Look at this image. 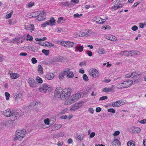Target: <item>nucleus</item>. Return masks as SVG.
<instances>
[{
    "mask_svg": "<svg viewBox=\"0 0 146 146\" xmlns=\"http://www.w3.org/2000/svg\"><path fill=\"white\" fill-rule=\"evenodd\" d=\"M72 93V89L70 88H66L62 89L60 87H57L54 92V94L56 96L59 95L60 99L62 100L65 101L64 104L68 105V100Z\"/></svg>",
    "mask_w": 146,
    "mask_h": 146,
    "instance_id": "1",
    "label": "nucleus"
},
{
    "mask_svg": "<svg viewBox=\"0 0 146 146\" xmlns=\"http://www.w3.org/2000/svg\"><path fill=\"white\" fill-rule=\"evenodd\" d=\"M27 133L25 129L17 130L15 133V137L14 138V141H21L26 136Z\"/></svg>",
    "mask_w": 146,
    "mask_h": 146,
    "instance_id": "2",
    "label": "nucleus"
},
{
    "mask_svg": "<svg viewBox=\"0 0 146 146\" xmlns=\"http://www.w3.org/2000/svg\"><path fill=\"white\" fill-rule=\"evenodd\" d=\"M81 97L80 94L79 93H76L73 94L70 96L69 100H68V105H70L76 102Z\"/></svg>",
    "mask_w": 146,
    "mask_h": 146,
    "instance_id": "3",
    "label": "nucleus"
},
{
    "mask_svg": "<svg viewBox=\"0 0 146 146\" xmlns=\"http://www.w3.org/2000/svg\"><path fill=\"white\" fill-rule=\"evenodd\" d=\"M89 74L90 76L94 78H98L100 76V73L96 68H92L89 71Z\"/></svg>",
    "mask_w": 146,
    "mask_h": 146,
    "instance_id": "4",
    "label": "nucleus"
},
{
    "mask_svg": "<svg viewBox=\"0 0 146 146\" xmlns=\"http://www.w3.org/2000/svg\"><path fill=\"white\" fill-rule=\"evenodd\" d=\"M51 89L50 86L46 84H43L42 86L38 89L39 91L42 93H46L48 91H49Z\"/></svg>",
    "mask_w": 146,
    "mask_h": 146,
    "instance_id": "5",
    "label": "nucleus"
},
{
    "mask_svg": "<svg viewBox=\"0 0 146 146\" xmlns=\"http://www.w3.org/2000/svg\"><path fill=\"white\" fill-rule=\"evenodd\" d=\"M27 82L30 86L32 88H35L37 87V84L35 80L32 78H29Z\"/></svg>",
    "mask_w": 146,
    "mask_h": 146,
    "instance_id": "6",
    "label": "nucleus"
},
{
    "mask_svg": "<svg viewBox=\"0 0 146 146\" xmlns=\"http://www.w3.org/2000/svg\"><path fill=\"white\" fill-rule=\"evenodd\" d=\"M82 105L80 103H76L71 106L70 110L71 111H75L79 108H81Z\"/></svg>",
    "mask_w": 146,
    "mask_h": 146,
    "instance_id": "7",
    "label": "nucleus"
},
{
    "mask_svg": "<svg viewBox=\"0 0 146 146\" xmlns=\"http://www.w3.org/2000/svg\"><path fill=\"white\" fill-rule=\"evenodd\" d=\"M25 37L23 36H21L15 38L11 40V42L13 43L16 42L17 44L19 42L21 43L25 40Z\"/></svg>",
    "mask_w": 146,
    "mask_h": 146,
    "instance_id": "8",
    "label": "nucleus"
},
{
    "mask_svg": "<svg viewBox=\"0 0 146 146\" xmlns=\"http://www.w3.org/2000/svg\"><path fill=\"white\" fill-rule=\"evenodd\" d=\"M115 89V87L113 85H112L110 87H105L102 89V91L104 92L108 93L110 92H113Z\"/></svg>",
    "mask_w": 146,
    "mask_h": 146,
    "instance_id": "9",
    "label": "nucleus"
},
{
    "mask_svg": "<svg viewBox=\"0 0 146 146\" xmlns=\"http://www.w3.org/2000/svg\"><path fill=\"white\" fill-rule=\"evenodd\" d=\"M45 15L44 12L43 11H40L39 14L37 16L36 19L39 21L45 19Z\"/></svg>",
    "mask_w": 146,
    "mask_h": 146,
    "instance_id": "10",
    "label": "nucleus"
},
{
    "mask_svg": "<svg viewBox=\"0 0 146 146\" xmlns=\"http://www.w3.org/2000/svg\"><path fill=\"white\" fill-rule=\"evenodd\" d=\"M123 83L124 88H127L132 85L133 84V81L132 80H129L124 81L123 82Z\"/></svg>",
    "mask_w": 146,
    "mask_h": 146,
    "instance_id": "11",
    "label": "nucleus"
},
{
    "mask_svg": "<svg viewBox=\"0 0 146 146\" xmlns=\"http://www.w3.org/2000/svg\"><path fill=\"white\" fill-rule=\"evenodd\" d=\"M70 70L69 68H67L64 70V72L67 73L66 75L68 78H71L73 77L74 75L72 72L70 71Z\"/></svg>",
    "mask_w": 146,
    "mask_h": 146,
    "instance_id": "12",
    "label": "nucleus"
},
{
    "mask_svg": "<svg viewBox=\"0 0 146 146\" xmlns=\"http://www.w3.org/2000/svg\"><path fill=\"white\" fill-rule=\"evenodd\" d=\"M95 20L98 23L100 24H102L106 21V20L105 19H102L100 17H96L94 18Z\"/></svg>",
    "mask_w": 146,
    "mask_h": 146,
    "instance_id": "13",
    "label": "nucleus"
},
{
    "mask_svg": "<svg viewBox=\"0 0 146 146\" xmlns=\"http://www.w3.org/2000/svg\"><path fill=\"white\" fill-rule=\"evenodd\" d=\"M1 113L7 117H9L11 115V113L10 109H8L6 110L1 111Z\"/></svg>",
    "mask_w": 146,
    "mask_h": 146,
    "instance_id": "14",
    "label": "nucleus"
},
{
    "mask_svg": "<svg viewBox=\"0 0 146 146\" xmlns=\"http://www.w3.org/2000/svg\"><path fill=\"white\" fill-rule=\"evenodd\" d=\"M142 73L138 71H135L133 72L130 73L129 74V76H128L129 77H134L137 76L141 75Z\"/></svg>",
    "mask_w": 146,
    "mask_h": 146,
    "instance_id": "15",
    "label": "nucleus"
},
{
    "mask_svg": "<svg viewBox=\"0 0 146 146\" xmlns=\"http://www.w3.org/2000/svg\"><path fill=\"white\" fill-rule=\"evenodd\" d=\"M10 76L11 78L13 79H16L19 77L20 75L18 73L11 72L10 74Z\"/></svg>",
    "mask_w": 146,
    "mask_h": 146,
    "instance_id": "16",
    "label": "nucleus"
},
{
    "mask_svg": "<svg viewBox=\"0 0 146 146\" xmlns=\"http://www.w3.org/2000/svg\"><path fill=\"white\" fill-rule=\"evenodd\" d=\"M54 77V74L51 72L48 73L46 75L45 77L48 80H52Z\"/></svg>",
    "mask_w": 146,
    "mask_h": 146,
    "instance_id": "17",
    "label": "nucleus"
},
{
    "mask_svg": "<svg viewBox=\"0 0 146 146\" xmlns=\"http://www.w3.org/2000/svg\"><path fill=\"white\" fill-rule=\"evenodd\" d=\"M133 133H138L141 131V129L137 127H132L131 128Z\"/></svg>",
    "mask_w": 146,
    "mask_h": 146,
    "instance_id": "18",
    "label": "nucleus"
},
{
    "mask_svg": "<svg viewBox=\"0 0 146 146\" xmlns=\"http://www.w3.org/2000/svg\"><path fill=\"white\" fill-rule=\"evenodd\" d=\"M104 38L110 40L114 41L116 40V37L112 35H105L104 36Z\"/></svg>",
    "mask_w": 146,
    "mask_h": 146,
    "instance_id": "19",
    "label": "nucleus"
},
{
    "mask_svg": "<svg viewBox=\"0 0 146 146\" xmlns=\"http://www.w3.org/2000/svg\"><path fill=\"white\" fill-rule=\"evenodd\" d=\"M131 51L125 50L119 52L120 54L122 56H128L131 54Z\"/></svg>",
    "mask_w": 146,
    "mask_h": 146,
    "instance_id": "20",
    "label": "nucleus"
},
{
    "mask_svg": "<svg viewBox=\"0 0 146 146\" xmlns=\"http://www.w3.org/2000/svg\"><path fill=\"white\" fill-rule=\"evenodd\" d=\"M84 47L83 46L78 45L76 46L75 47V52H82L83 50Z\"/></svg>",
    "mask_w": 146,
    "mask_h": 146,
    "instance_id": "21",
    "label": "nucleus"
},
{
    "mask_svg": "<svg viewBox=\"0 0 146 146\" xmlns=\"http://www.w3.org/2000/svg\"><path fill=\"white\" fill-rule=\"evenodd\" d=\"M55 21L56 20L53 18H52L50 20L47 21L48 25L53 26L55 24Z\"/></svg>",
    "mask_w": 146,
    "mask_h": 146,
    "instance_id": "22",
    "label": "nucleus"
},
{
    "mask_svg": "<svg viewBox=\"0 0 146 146\" xmlns=\"http://www.w3.org/2000/svg\"><path fill=\"white\" fill-rule=\"evenodd\" d=\"M62 127V125L60 124H55L52 127V130H56L59 129Z\"/></svg>",
    "mask_w": 146,
    "mask_h": 146,
    "instance_id": "23",
    "label": "nucleus"
},
{
    "mask_svg": "<svg viewBox=\"0 0 146 146\" xmlns=\"http://www.w3.org/2000/svg\"><path fill=\"white\" fill-rule=\"evenodd\" d=\"M123 4L121 3H119L115 5L112 7V8L114 10H115L123 6Z\"/></svg>",
    "mask_w": 146,
    "mask_h": 146,
    "instance_id": "24",
    "label": "nucleus"
},
{
    "mask_svg": "<svg viewBox=\"0 0 146 146\" xmlns=\"http://www.w3.org/2000/svg\"><path fill=\"white\" fill-rule=\"evenodd\" d=\"M111 144L112 145L115 146L116 145H120L121 143L120 141L118 139H115L112 141Z\"/></svg>",
    "mask_w": 146,
    "mask_h": 146,
    "instance_id": "25",
    "label": "nucleus"
},
{
    "mask_svg": "<svg viewBox=\"0 0 146 146\" xmlns=\"http://www.w3.org/2000/svg\"><path fill=\"white\" fill-rule=\"evenodd\" d=\"M54 45L51 43L48 42H46L45 43H44L42 45V46H46L47 47H51L54 46Z\"/></svg>",
    "mask_w": 146,
    "mask_h": 146,
    "instance_id": "26",
    "label": "nucleus"
},
{
    "mask_svg": "<svg viewBox=\"0 0 146 146\" xmlns=\"http://www.w3.org/2000/svg\"><path fill=\"white\" fill-rule=\"evenodd\" d=\"M38 72L39 75H42L43 74V70L42 67L41 65H38Z\"/></svg>",
    "mask_w": 146,
    "mask_h": 146,
    "instance_id": "27",
    "label": "nucleus"
},
{
    "mask_svg": "<svg viewBox=\"0 0 146 146\" xmlns=\"http://www.w3.org/2000/svg\"><path fill=\"white\" fill-rule=\"evenodd\" d=\"M67 47L68 48L71 47L76 45V44L73 42L67 41Z\"/></svg>",
    "mask_w": 146,
    "mask_h": 146,
    "instance_id": "28",
    "label": "nucleus"
},
{
    "mask_svg": "<svg viewBox=\"0 0 146 146\" xmlns=\"http://www.w3.org/2000/svg\"><path fill=\"white\" fill-rule=\"evenodd\" d=\"M65 72L64 71L60 72L59 75V79L60 80H62L64 78V76H65Z\"/></svg>",
    "mask_w": 146,
    "mask_h": 146,
    "instance_id": "29",
    "label": "nucleus"
},
{
    "mask_svg": "<svg viewBox=\"0 0 146 146\" xmlns=\"http://www.w3.org/2000/svg\"><path fill=\"white\" fill-rule=\"evenodd\" d=\"M11 116L15 117L16 118L17 117H18L21 116L20 115H19V113L17 111H15L14 112H12Z\"/></svg>",
    "mask_w": 146,
    "mask_h": 146,
    "instance_id": "30",
    "label": "nucleus"
},
{
    "mask_svg": "<svg viewBox=\"0 0 146 146\" xmlns=\"http://www.w3.org/2000/svg\"><path fill=\"white\" fill-rule=\"evenodd\" d=\"M98 52L99 54H104L105 53V51L104 48H100L98 49Z\"/></svg>",
    "mask_w": 146,
    "mask_h": 146,
    "instance_id": "31",
    "label": "nucleus"
},
{
    "mask_svg": "<svg viewBox=\"0 0 146 146\" xmlns=\"http://www.w3.org/2000/svg\"><path fill=\"white\" fill-rule=\"evenodd\" d=\"M89 32V30L86 29L83 31L81 33V36H84L88 34Z\"/></svg>",
    "mask_w": 146,
    "mask_h": 146,
    "instance_id": "32",
    "label": "nucleus"
},
{
    "mask_svg": "<svg viewBox=\"0 0 146 146\" xmlns=\"http://www.w3.org/2000/svg\"><path fill=\"white\" fill-rule=\"evenodd\" d=\"M18 98H19L21 100L23 99V98L21 94L19 93L16 95L15 97V100H17Z\"/></svg>",
    "mask_w": 146,
    "mask_h": 146,
    "instance_id": "33",
    "label": "nucleus"
},
{
    "mask_svg": "<svg viewBox=\"0 0 146 146\" xmlns=\"http://www.w3.org/2000/svg\"><path fill=\"white\" fill-rule=\"evenodd\" d=\"M116 87L119 89L123 88V82L117 84L116 86Z\"/></svg>",
    "mask_w": 146,
    "mask_h": 146,
    "instance_id": "34",
    "label": "nucleus"
},
{
    "mask_svg": "<svg viewBox=\"0 0 146 146\" xmlns=\"http://www.w3.org/2000/svg\"><path fill=\"white\" fill-rule=\"evenodd\" d=\"M13 13V10H11L9 14L6 15L5 16V18L6 19H8L10 18L12 16Z\"/></svg>",
    "mask_w": 146,
    "mask_h": 146,
    "instance_id": "35",
    "label": "nucleus"
},
{
    "mask_svg": "<svg viewBox=\"0 0 146 146\" xmlns=\"http://www.w3.org/2000/svg\"><path fill=\"white\" fill-rule=\"evenodd\" d=\"M131 54H133V55L135 56H137L140 55V52L137 51H131Z\"/></svg>",
    "mask_w": 146,
    "mask_h": 146,
    "instance_id": "36",
    "label": "nucleus"
},
{
    "mask_svg": "<svg viewBox=\"0 0 146 146\" xmlns=\"http://www.w3.org/2000/svg\"><path fill=\"white\" fill-rule=\"evenodd\" d=\"M36 80L37 82L38 83L41 84L43 82V81L42 78L38 76H37L36 77Z\"/></svg>",
    "mask_w": 146,
    "mask_h": 146,
    "instance_id": "37",
    "label": "nucleus"
},
{
    "mask_svg": "<svg viewBox=\"0 0 146 146\" xmlns=\"http://www.w3.org/2000/svg\"><path fill=\"white\" fill-rule=\"evenodd\" d=\"M5 95L6 97V99L7 100H9V98L10 97V95L8 92H6L5 93Z\"/></svg>",
    "mask_w": 146,
    "mask_h": 146,
    "instance_id": "38",
    "label": "nucleus"
},
{
    "mask_svg": "<svg viewBox=\"0 0 146 146\" xmlns=\"http://www.w3.org/2000/svg\"><path fill=\"white\" fill-rule=\"evenodd\" d=\"M46 39L47 38L45 37H44L42 38H35V40L38 41H42L46 40Z\"/></svg>",
    "mask_w": 146,
    "mask_h": 146,
    "instance_id": "39",
    "label": "nucleus"
},
{
    "mask_svg": "<svg viewBox=\"0 0 146 146\" xmlns=\"http://www.w3.org/2000/svg\"><path fill=\"white\" fill-rule=\"evenodd\" d=\"M112 106L113 107H118L120 106L118 102L117 101L113 103Z\"/></svg>",
    "mask_w": 146,
    "mask_h": 146,
    "instance_id": "40",
    "label": "nucleus"
},
{
    "mask_svg": "<svg viewBox=\"0 0 146 146\" xmlns=\"http://www.w3.org/2000/svg\"><path fill=\"white\" fill-rule=\"evenodd\" d=\"M61 5L63 6H69L70 5V4L69 3L68 1L62 2L61 3Z\"/></svg>",
    "mask_w": 146,
    "mask_h": 146,
    "instance_id": "41",
    "label": "nucleus"
},
{
    "mask_svg": "<svg viewBox=\"0 0 146 146\" xmlns=\"http://www.w3.org/2000/svg\"><path fill=\"white\" fill-rule=\"evenodd\" d=\"M118 102L120 106L126 103V101L123 100H119L118 101Z\"/></svg>",
    "mask_w": 146,
    "mask_h": 146,
    "instance_id": "42",
    "label": "nucleus"
},
{
    "mask_svg": "<svg viewBox=\"0 0 146 146\" xmlns=\"http://www.w3.org/2000/svg\"><path fill=\"white\" fill-rule=\"evenodd\" d=\"M127 144V146H134V142L131 141H129Z\"/></svg>",
    "mask_w": 146,
    "mask_h": 146,
    "instance_id": "43",
    "label": "nucleus"
},
{
    "mask_svg": "<svg viewBox=\"0 0 146 146\" xmlns=\"http://www.w3.org/2000/svg\"><path fill=\"white\" fill-rule=\"evenodd\" d=\"M42 52L44 53L46 55H48L49 53V50H46L45 49H43L42 50Z\"/></svg>",
    "mask_w": 146,
    "mask_h": 146,
    "instance_id": "44",
    "label": "nucleus"
},
{
    "mask_svg": "<svg viewBox=\"0 0 146 146\" xmlns=\"http://www.w3.org/2000/svg\"><path fill=\"white\" fill-rule=\"evenodd\" d=\"M27 38L26 39V40H29L30 41H32L33 39V38L31 36H30L28 34L27 35Z\"/></svg>",
    "mask_w": 146,
    "mask_h": 146,
    "instance_id": "45",
    "label": "nucleus"
},
{
    "mask_svg": "<svg viewBox=\"0 0 146 146\" xmlns=\"http://www.w3.org/2000/svg\"><path fill=\"white\" fill-rule=\"evenodd\" d=\"M67 41H62L60 42V44L62 46L67 47Z\"/></svg>",
    "mask_w": 146,
    "mask_h": 146,
    "instance_id": "46",
    "label": "nucleus"
},
{
    "mask_svg": "<svg viewBox=\"0 0 146 146\" xmlns=\"http://www.w3.org/2000/svg\"><path fill=\"white\" fill-rule=\"evenodd\" d=\"M83 78L84 80L86 81H87L89 80L88 76L86 74H85L83 75Z\"/></svg>",
    "mask_w": 146,
    "mask_h": 146,
    "instance_id": "47",
    "label": "nucleus"
},
{
    "mask_svg": "<svg viewBox=\"0 0 146 146\" xmlns=\"http://www.w3.org/2000/svg\"><path fill=\"white\" fill-rule=\"evenodd\" d=\"M44 122L46 125H48L50 124V120L48 118H46L44 120Z\"/></svg>",
    "mask_w": 146,
    "mask_h": 146,
    "instance_id": "48",
    "label": "nucleus"
},
{
    "mask_svg": "<svg viewBox=\"0 0 146 146\" xmlns=\"http://www.w3.org/2000/svg\"><path fill=\"white\" fill-rule=\"evenodd\" d=\"M34 3L32 2L29 3L27 5V7L28 8L32 7L34 5Z\"/></svg>",
    "mask_w": 146,
    "mask_h": 146,
    "instance_id": "49",
    "label": "nucleus"
},
{
    "mask_svg": "<svg viewBox=\"0 0 146 146\" xmlns=\"http://www.w3.org/2000/svg\"><path fill=\"white\" fill-rule=\"evenodd\" d=\"M61 58L59 57H55L53 58V60L54 62H59L61 60Z\"/></svg>",
    "mask_w": 146,
    "mask_h": 146,
    "instance_id": "50",
    "label": "nucleus"
},
{
    "mask_svg": "<svg viewBox=\"0 0 146 146\" xmlns=\"http://www.w3.org/2000/svg\"><path fill=\"white\" fill-rule=\"evenodd\" d=\"M81 33L80 32H77L75 33L74 36L76 37L82 36H81Z\"/></svg>",
    "mask_w": 146,
    "mask_h": 146,
    "instance_id": "51",
    "label": "nucleus"
},
{
    "mask_svg": "<svg viewBox=\"0 0 146 146\" xmlns=\"http://www.w3.org/2000/svg\"><path fill=\"white\" fill-rule=\"evenodd\" d=\"M108 98V97L107 96H102L99 99V101H102V100H105L107 99Z\"/></svg>",
    "mask_w": 146,
    "mask_h": 146,
    "instance_id": "52",
    "label": "nucleus"
},
{
    "mask_svg": "<svg viewBox=\"0 0 146 146\" xmlns=\"http://www.w3.org/2000/svg\"><path fill=\"white\" fill-rule=\"evenodd\" d=\"M139 25L140 27L143 28L145 26H146V22H145L143 23H139Z\"/></svg>",
    "mask_w": 146,
    "mask_h": 146,
    "instance_id": "53",
    "label": "nucleus"
},
{
    "mask_svg": "<svg viewBox=\"0 0 146 146\" xmlns=\"http://www.w3.org/2000/svg\"><path fill=\"white\" fill-rule=\"evenodd\" d=\"M4 59V56L3 55L0 54V62H3Z\"/></svg>",
    "mask_w": 146,
    "mask_h": 146,
    "instance_id": "54",
    "label": "nucleus"
},
{
    "mask_svg": "<svg viewBox=\"0 0 146 146\" xmlns=\"http://www.w3.org/2000/svg\"><path fill=\"white\" fill-rule=\"evenodd\" d=\"M120 132L119 131H116L113 134V135L114 136H117L119 135L120 134Z\"/></svg>",
    "mask_w": 146,
    "mask_h": 146,
    "instance_id": "55",
    "label": "nucleus"
},
{
    "mask_svg": "<svg viewBox=\"0 0 146 146\" xmlns=\"http://www.w3.org/2000/svg\"><path fill=\"white\" fill-rule=\"evenodd\" d=\"M108 111L109 112H111L112 113H114L115 112V110L113 108H110L108 109Z\"/></svg>",
    "mask_w": 146,
    "mask_h": 146,
    "instance_id": "56",
    "label": "nucleus"
},
{
    "mask_svg": "<svg viewBox=\"0 0 146 146\" xmlns=\"http://www.w3.org/2000/svg\"><path fill=\"white\" fill-rule=\"evenodd\" d=\"M131 29L134 31H137L138 29V27L136 25H134L132 27Z\"/></svg>",
    "mask_w": 146,
    "mask_h": 146,
    "instance_id": "57",
    "label": "nucleus"
},
{
    "mask_svg": "<svg viewBox=\"0 0 146 146\" xmlns=\"http://www.w3.org/2000/svg\"><path fill=\"white\" fill-rule=\"evenodd\" d=\"M31 61L32 63L33 64H36L37 62V60H36V58H32Z\"/></svg>",
    "mask_w": 146,
    "mask_h": 146,
    "instance_id": "58",
    "label": "nucleus"
},
{
    "mask_svg": "<svg viewBox=\"0 0 146 146\" xmlns=\"http://www.w3.org/2000/svg\"><path fill=\"white\" fill-rule=\"evenodd\" d=\"M67 110L68 109L67 108H65L61 111L60 113L61 114H63L66 112L67 111Z\"/></svg>",
    "mask_w": 146,
    "mask_h": 146,
    "instance_id": "59",
    "label": "nucleus"
},
{
    "mask_svg": "<svg viewBox=\"0 0 146 146\" xmlns=\"http://www.w3.org/2000/svg\"><path fill=\"white\" fill-rule=\"evenodd\" d=\"M47 25H48L47 21L45 22L44 23L41 25V27H46Z\"/></svg>",
    "mask_w": 146,
    "mask_h": 146,
    "instance_id": "60",
    "label": "nucleus"
},
{
    "mask_svg": "<svg viewBox=\"0 0 146 146\" xmlns=\"http://www.w3.org/2000/svg\"><path fill=\"white\" fill-rule=\"evenodd\" d=\"M86 53L90 56H92V52L90 50H87L86 52Z\"/></svg>",
    "mask_w": 146,
    "mask_h": 146,
    "instance_id": "61",
    "label": "nucleus"
},
{
    "mask_svg": "<svg viewBox=\"0 0 146 146\" xmlns=\"http://www.w3.org/2000/svg\"><path fill=\"white\" fill-rule=\"evenodd\" d=\"M79 65L81 67L84 66L86 65V63L85 62H82L80 63Z\"/></svg>",
    "mask_w": 146,
    "mask_h": 146,
    "instance_id": "62",
    "label": "nucleus"
},
{
    "mask_svg": "<svg viewBox=\"0 0 146 146\" xmlns=\"http://www.w3.org/2000/svg\"><path fill=\"white\" fill-rule=\"evenodd\" d=\"M95 135V133L94 132H92L90 134V138H92L94 137Z\"/></svg>",
    "mask_w": 146,
    "mask_h": 146,
    "instance_id": "63",
    "label": "nucleus"
},
{
    "mask_svg": "<svg viewBox=\"0 0 146 146\" xmlns=\"http://www.w3.org/2000/svg\"><path fill=\"white\" fill-rule=\"evenodd\" d=\"M139 122L142 124H145L146 123V119H145L141 120L139 121Z\"/></svg>",
    "mask_w": 146,
    "mask_h": 146,
    "instance_id": "64",
    "label": "nucleus"
}]
</instances>
